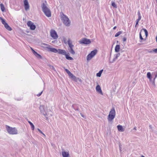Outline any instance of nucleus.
<instances>
[{
	"label": "nucleus",
	"mask_w": 157,
	"mask_h": 157,
	"mask_svg": "<svg viewBox=\"0 0 157 157\" xmlns=\"http://www.w3.org/2000/svg\"><path fill=\"white\" fill-rule=\"evenodd\" d=\"M122 33V31H119L115 35V37H118L119 35H120Z\"/></svg>",
	"instance_id": "30"
},
{
	"label": "nucleus",
	"mask_w": 157,
	"mask_h": 157,
	"mask_svg": "<svg viewBox=\"0 0 157 157\" xmlns=\"http://www.w3.org/2000/svg\"><path fill=\"white\" fill-rule=\"evenodd\" d=\"M44 45H47V44H44Z\"/></svg>",
	"instance_id": "52"
},
{
	"label": "nucleus",
	"mask_w": 157,
	"mask_h": 157,
	"mask_svg": "<svg viewBox=\"0 0 157 157\" xmlns=\"http://www.w3.org/2000/svg\"><path fill=\"white\" fill-rule=\"evenodd\" d=\"M0 20H1L2 24L4 25V24L6 23L5 21V20L4 19H3L2 17H0Z\"/></svg>",
	"instance_id": "26"
},
{
	"label": "nucleus",
	"mask_w": 157,
	"mask_h": 157,
	"mask_svg": "<svg viewBox=\"0 0 157 157\" xmlns=\"http://www.w3.org/2000/svg\"><path fill=\"white\" fill-rule=\"evenodd\" d=\"M103 70H101L99 71L96 74L97 76L98 77H100L101 76V74L103 71Z\"/></svg>",
	"instance_id": "25"
},
{
	"label": "nucleus",
	"mask_w": 157,
	"mask_h": 157,
	"mask_svg": "<svg viewBox=\"0 0 157 157\" xmlns=\"http://www.w3.org/2000/svg\"><path fill=\"white\" fill-rule=\"evenodd\" d=\"M79 42L80 44H90L91 41L89 39H88L86 38H83L79 41Z\"/></svg>",
	"instance_id": "6"
},
{
	"label": "nucleus",
	"mask_w": 157,
	"mask_h": 157,
	"mask_svg": "<svg viewBox=\"0 0 157 157\" xmlns=\"http://www.w3.org/2000/svg\"><path fill=\"white\" fill-rule=\"evenodd\" d=\"M32 52H33V54L34 55H35V54H36L37 53L34 50H32Z\"/></svg>",
	"instance_id": "43"
},
{
	"label": "nucleus",
	"mask_w": 157,
	"mask_h": 157,
	"mask_svg": "<svg viewBox=\"0 0 157 157\" xmlns=\"http://www.w3.org/2000/svg\"><path fill=\"white\" fill-rule=\"evenodd\" d=\"M39 109L41 113H44L45 112L44 110V106L42 105H40L39 107Z\"/></svg>",
	"instance_id": "18"
},
{
	"label": "nucleus",
	"mask_w": 157,
	"mask_h": 157,
	"mask_svg": "<svg viewBox=\"0 0 157 157\" xmlns=\"http://www.w3.org/2000/svg\"><path fill=\"white\" fill-rule=\"evenodd\" d=\"M46 117V120H48V117H47V116L46 117Z\"/></svg>",
	"instance_id": "49"
},
{
	"label": "nucleus",
	"mask_w": 157,
	"mask_h": 157,
	"mask_svg": "<svg viewBox=\"0 0 157 157\" xmlns=\"http://www.w3.org/2000/svg\"><path fill=\"white\" fill-rule=\"evenodd\" d=\"M139 35H140V39L141 40H144V39L143 38L141 35V32H140Z\"/></svg>",
	"instance_id": "35"
},
{
	"label": "nucleus",
	"mask_w": 157,
	"mask_h": 157,
	"mask_svg": "<svg viewBox=\"0 0 157 157\" xmlns=\"http://www.w3.org/2000/svg\"><path fill=\"white\" fill-rule=\"evenodd\" d=\"M38 59H42V57L41 56L37 53L35 55H34Z\"/></svg>",
	"instance_id": "29"
},
{
	"label": "nucleus",
	"mask_w": 157,
	"mask_h": 157,
	"mask_svg": "<svg viewBox=\"0 0 157 157\" xmlns=\"http://www.w3.org/2000/svg\"><path fill=\"white\" fill-rule=\"evenodd\" d=\"M49 50L50 51H51V52H54L55 53H56L58 52L59 54H60V52H61V51L63 50V49H59L58 50L56 49L55 48H48Z\"/></svg>",
	"instance_id": "10"
},
{
	"label": "nucleus",
	"mask_w": 157,
	"mask_h": 157,
	"mask_svg": "<svg viewBox=\"0 0 157 157\" xmlns=\"http://www.w3.org/2000/svg\"><path fill=\"white\" fill-rule=\"evenodd\" d=\"M126 37H124L123 38V41H125L126 40Z\"/></svg>",
	"instance_id": "44"
},
{
	"label": "nucleus",
	"mask_w": 157,
	"mask_h": 157,
	"mask_svg": "<svg viewBox=\"0 0 157 157\" xmlns=\"http://www.w3.org/2000/svg\"><path fill=\"white\" fill-rule=\"evenodd\" d=\"M27 25L31 30H34L36 28V25L34 24L31 21H28L27 23Z\"/></svg>",
	"instance_id": "9"
},
{
	"label": "nucleus",
	"mask_w": 157,
	"mask_h": 157,
	"mask_svg": "<svg viewBox=\"0 0 157 157\" xmlns=\"http://www.w3.org/2000/svg\"><path fill=\"white\" fill-rule=\"evenodd\" d=\"M153 52V51H150L149 52V53H152V52Z\"/></svg>",
	"instance_id": "48"
},
{
	"label": "nucleus",
	"mask_w": 157,
	"mask_h": 157,
	"mask_svg": "<svg viewBox=\"0 0 157 157\" xmlns=\"http://www.w3.org/2000/svg\"><path fill=\"white\" fill-rule=\"evenodd\" d=\"M42 92H43V91H42L40 93H39L38 94H37V96L38 97L40 96L41 95Z\"/></svg>",
	"instance_id": "39"
},
{
	"label": "nucleus",
	"mask_w": 157,
	"mask_h": 157,
	"mask_svg": "<svg viewBox=\"0 0 157 157\" xmlns=\"http://www.w3.org/2000/svg\"><path fill=\"white\" fill-rule=\"evenodd\" d=\"M116 28H117V27H116V26H114V27L113 28V30H115V29H116Z\"/></svg>",
	"instance_id": "46"
},
{
	"label": "nucleus",
	"mask_w": 157,
	"mask_h": 157,
	"mask_svg": "<svg viewBox=\"0 0 157 157\" xmlns=\"http://www.w3.org/2000/svg\"><path fill=\"white\" fill-rule=\"evenodd\" d=\"M116 113L115 109L112 108L109 113L108 116V121H111L114 119Z\"/></svg>",
	"instance_id": "4"
},
{
	"label": "nucleus",
	"mask_w": 157,
	"mask_h": 157,
	"mask_svg": "<svg viewBox=\"0 0 157 157\" xmlns=\"http://www.w3.org/2000/svg\"><path fill=\"white\" fill-rule=\"evenodd\" d=\"M117 129L119 131L122 132L124 131V129L123 128L122 126L120 125H119L117 126Z\"/></svg>",
	"instance_id": "16"
},
{
	"label": "nucleus",
	"mask_w": 157,
	"mask_h": 157,
	"mask_svg": "<svg viewBox=\"0 0 157 157\" xmlns=\"http://www.w3.org/2000/svg\"><path fill=\"white\" fill-rule=\"evenodd\" d=\"M142 30H143L144 31L146 37L147 38L148 35V33L147 30L146 29L144 28L142 29Z\"/></svg>",
	"instance_id": "27"
},
{
	"label": "nucleus",
	"mask_w": 157,
	"mask_h": 157,
	"mask_svg": "<svg viewBox=\"0 0 157 157\" xmlns=\"http://www.w3.org/2000/svg\"><path fill=\"white\" fill-rule=\"evenodd\" d=\"M155 73V77L153 79V83L154 84H155V79L157 77V72H156Z\"/></svg>",
	"instance_id": "33"
},
{
	"label": "nucleus",
	"mask_w": 157,
	"mask_h": 157,
	"mask_svg": "<svg viewBox=\"0 0 157 157\" xmlns=\"http://www.w3.org/2000/svg\"><path fill=\"white\" fill-rule=\"evenodd\" d=\"M67 43L70 48H73L74 46L72 44V42L70 39L68 40L67 41Z\"/></svg>",
	"instance_id": "13"
},
{
	"label": "nucleus",
	"mask_w": 157,
	"mask_h": 157,
	"mask_svg": "<svg viewBox=\"0 0 157 157\" xmlns=\"http://www.w3.org/2000/svg\"><path fill=\"white\" fill-rule=\"evenodd\" d=\"M69 52L72 54L74 55L75 54V52L73 50V48H70L69 50Z\"/></svg>",
	"instance_id": "28"
},
{
	"label": "nucleus",
	"mask_w": 157,
	"mask_h": 157,
	"mask_svg": "<svg viewBox=\"0 0 157 157\" xmlns=\"http://www.w3.org/2000/svg\"><path fill=\"white\" fill-rule=\"evenodd\" d=\"M50 35L54 39H57L58 37L56 32L54 30H52L51 31Z\"/></svg>",
	"instance_id": "8"
},
{
	"label": "nucleus",
	"mask_w": 157,
	"mask_h": 157,
	"mask_svg": "<svg viewBox=\"0 0 157 157\" xmlns=\"http://www.w3.org/2000/svg\"><path fill=\"white\" fill-rule=\"evenodd\" d=\"M17 100L18 101H19V100H20L17 99Z\"/></svg>",
	"instance_id": "55"
},
{
	"label": "nucleus",
	"mask_w": 157,
	"mask_h": 157,
	"mask_svg": "<svg viewBox=\"0 0 157 157\" xmlns=\"http://www.w3.org/2000/svg\"><path fill=\"white\" fill-rule=\"evenodd\" d=\"M153 52H154L155 53H157V48L154 49L153 50Z\"/></svg>",
	"instance_id": "41"
},
{
	"label": "nucleus",
	"mask_w": 157,
	"mask_h": 157,
	"mask_svg": "<svg viewBox=\"0 0 157 157\" xmlns=\"http://www.w3.org/2000/svg\"><path fill=\"white\" fill-rule=\"evenodd\" d=\"M149 127H150V128H152V126H151V125H150Z\"/></svg>",
	"instance_id": "50"
},
{
	"label": "nucleus",
	"mask_w": 157,
	"mask_h": 157,
	"mask_svg": "<svg viewBox=\"0 0 157 157\" xmlns=\"http://www.w3.org/2000/svg\"><path fill=\"white\" fill-rule=\"evenodd\" d=\"M65 71L68 74L69 73H70L71 72L70 71H69V70L68 69H65Z\"/></svg>",
	"instance_id": "37"
},
{
	"label": "nucleus",
	"mask_w": 157,
	"mask_h": 157,
	"mask_svg": "<svg viewBox=\"0 0 157 157\" xmlns=\"http://www.w3.org/2000/svg\"><path fill=\"white\" fill-rule=\"evenodd\" d=\"M6 128L7 132L10 134H17L18 133V131L16 128H12L6 125Z\"/></svg>",
	"instance_id": "3"
},
{
	"label": "nucleus",
	"mask_w": 157,
	"mask_h": 157,
	"mask_svg": "<svg viewBox=\"0 0 157 157\" xmlns=\"http://www.w3.org/2000/svg\"><path fill=\"white\" fill-rule=\"evenodd\" d=\"M147 77L151 81V73L150 72H148L147 73Z\"/></svg>",
	"instance_id": "20"
},
{
	"label": "nucleus",
	"mask_w": 157,
	"mask_h": 157,
	"mask_svg": "<svg viewBox=\"0 0 157 157\" xmlns=\"http://www.w3.org/2000/svg\"><path fill=\"white\" fill-rule=\"evenodd\" d=\"M5 28L8 30L10 31L12 30L11 28L8 25L7 23L4 25Z\"/></svg>",
	"instance_id": "17"
},
{
	"label": "nucleus",
	"mask_w": 157,
	"mask_h": 157,
	"mask_svg": "<svg viewBox=\"0 0 157 157\" xmlns=\"http://www.w3.org/2000/svg\"><path fill=\"white\" fill-rule=\"evenodd\" d=\"M28 123H29L32 129V130H33L34 129V126L33 124L30 121H28Z\"/></svg>",
	"instance_id": "24"
},
{
	"label": "nucleus",
	"mask_w": 157,
	"mask_h": 157,
	"mask_svg": "<svg viewBox=\"0 0 157 157\" xmlns=\"http://www.w3.org/2000/svg\"><path fill=\"white\" fill-rule=\"evenodd\" d=\"M24 5L25 10L27 11L29 10V6L27 0H25L24 1Z\"/></svg>",
	"instance_id": "11"
},
{
	"label": "nucleus",
	"mask_w": 157,
	"mask_h": 157,
	"mask_svg": "<svg viewBox=\"0 0 157 157\" xmlns=\"http://www.w3.org/2000/svg\"><path fill=\"white\" fill-rule=\"evenodd\" d=\"M141 157H145V156H144L143 155H142Z\"/></svg>",
	"instance_id": "53"
},
{
	"label": "nucleus",
	"mask_w": 157,
	"mask_h": 157,
	"mask_svg": "<svg viewBox=\"0 0 157 157\" xmlns=\"http://www.w3.org/2000/svg\"><path fill=\"white\" fill-rule=\"evenodd\" d=\"M47 5V2L45 1L42 4L41 7L43 12L46 16L48 17H50L51 16V12L50 9L48 7Z\"/></svg>",
	"instance_id": "1"
},
{
	"label": "nucleus",
	"mask_w": 157,
	"mask_h": 157,
	"mask_svg": "<svg viewBox=\"0 0 157 157\" xmlns=\"http://www.w3.org/2000/svg\"><path fill=\"white\" fill-rule=\"evenodd\" d=\"M120 54L119 53H118L117 54L114 55V56H115L117 58H118V57L120 56Z\"/></svg>",
	"instance_id": "40"
},
{
	"label": "nucleus",
	"mask_w": 157,
	"mask_h": 157,
	"mask_svg": "<svg viewBox=\"0 0 157 157\" xmlns=\"http://www.w3.org/2000/svg\"><path fill=\"white\" fill-rule=\"evenodd\" d=\"M136 127H135L134 128H133V130H136Z\"/></svg>",
	"instance_id": "47"
},
{
	"label": "nucleus",
	"mask_w": 157,
	"mask_h": 157,
	"mask_svg": "<svg viewBox=\"0 0 157 157\" xmlns=\"http://www.w3.org/2000/svg\"><path fill=\"white\" fill-rule=\"evenodd\" d=\"M80 115L82 117H84V115L82 113H80Z\"/></svg>",
	"instance_id": "45"
},
{
	"label": "nucleus",
	"mask_w": 157,
	"mask_h": 157,
	"mask_svg": "<svg viewBox=\"0 0 157 157\" xmlns=\"http://www.w3.org/2000/svg\"><path fill=\"white\" fill-rule=\"evenodd\" d=\"M37 130L40 133L42 134L44 137H45V135L39 128H37Z\"/></svg>",
	"instance_id": "34"
},
{
	"label": "nucleus",
	"mask_w": 157,
	"mask_h": 157,
	"mask_svg": "<svg viewBox=\"0 0 157 157\" xmlns=\"http://www.w3.org/2000/svg\"><path fill=\"white\" fill-rule=\"evenodd\" d=\"M156 1L157 3V0H156Z\"/></svg>",
	"instance_id": "56"
},
{
	"label": "nucleus",
	"mask_w": 157,
	"mask_h": 157,
	"mask_svg": "<svg viewBox=\"0 0 157 157\" xmlns=\"http://www.w3.org/2000/svg\"><path fill=\"white\" fill-rule=\"evenodd\" d=\"M120 49V46L119 45L117 44L115 48V52H118Z\"/></svg>",
	"instance_id": "19"
},
{
	"label": "nucleus",
	"mask_w": 157,
	"mask_h": 157,
	"mask_svg": "<svg viewBox=\"0 0 157 157\" xmlns=\"http://www.w3.org/2000/svg\"><path fill=\"white\" fill-rule=\"evenodd\" d=\"M111 5L113 7L116 8H117V5H116L115 3L114 2H112Z\"/></svg>",
	"instance_id": "31"
},
{
	"label": "nucleus",
	"mask_w": 157,
	"mask_h": 157,
	"mask_svg": "<svg viewBox=\"0 0 157 157\" xmlns=\"http://www.w3.org/2000/svg\"><path fill=\"white\" fill-rule=\"evenodd\" d=\"M61 51L60 52V54L65 56L66 58L67 59L71 60H73V59L72 57H71L69 56V55L67 54L66 51L64 50H63Z\"/></svg>",
	"instance_id": "7"
},
{
	"label": "nucleus",
	"mask_w": 157,
	"mask_h": 157,
	"mask_svg": "<svg viewBox=\"0 0 157 157\" xmlns=\"http://www.w3.org/2000/svg\"><path fill=\"white\" fill-rule=\"evenodd\" d=\"M97 53V49L94 50L92 51L87 56L86 59L87 60H90Z\"/></svg>",
	"instance_id": "5"
},
{
	"label": "nucleus",
	"mask_w": 157,
	"mask_h": 157,
	"mask_svg": "<svg viewBox=\"0 0 157 157\" xmlns=\"http://www.w3.org/2000/svg\"><path fill=\"white\" fill-rule=\"evenodd\" d=\"M62 155L63 157H68L69 154L68 152L63 151L62 152Z\"/></svg>",
	"instance_id": "15"
},
{
	"label": "nucleus",
	"mask_w": 157,
	"mask_h": 157,
	"mask_svg": "<svg viewBox=\"0 0 157 157\" xmlns=\"http://www.w3.org/2000/svg\"><path fill=\"white\" fill-rule=\"evenodd\" d=\"M137 14L138 15V18L137 20L140 21L141 19V16L140 13V12L139 10H138V11Z\"/></svg>",
	"instance_id": "23"
},
{
	"label": "nucleus",
	"mask_w": 157,
	"mask_h": 157,
	"mask_svg": "<svg viewBox=\"0 0 157 157\" xmlns=\"http://www.w3.org/2000/svg\"><path fill=\"white\" fill-rule=\"evenodd\" d=\"M119 147L120 151H121V144L120 143L119 144Z\"/></svg>",
	"instance_id": "38"
},
{
	"label": "nucleus",
	"mask_w": 157,
	"mask_h": 157,
	"mask_svg": "<svg viewBox=\"0 0 157 157\" xmlns=\"http://www.w3.org/2000/svg\"><path fill=\"white\" fill-rule=\"evenodd\" d=\"M156 42H157V36L156 37Z\"/></svg>",
	"instance_id": "51"
},
{
	"label": "nucleus",
	"mask_w": 157,
	"mask_h": 157,
	"mask_svg": "<svg viewBox=\"0 0 157 157\" xmlns=\"http://www.w3.org/2000/svg\"><path fill=\"white\" fill-rule=\"evenodd\" d=\"M139 21H138L137 20H136V25H135V27H136L137 26V25H138V23H139Z\"/></svg>",
	"instance_id": "36"
},
{
	"label": "nucleus",
	"mask_w": 157,
	"mask_h": 157,
	"mask_svg": "<svg viewBox=\"0 0 157 157\" xmlns=\"http://www.w3.org/2000/svg\"><path fill=\"white\" fill-rule=\"evenodd\" d=\"M71 106L75 111H79V109L78 104H74Z\"/></svg>",
	"instance_id": "14"
},
{
	"label": "nucleus",
	"mask_w": 157,
	"mask_h": 157,
	"mask_svg": "<svg viewBox=\"0 0 157 157\" xmlns=\"http://www.w3.org/2000/svg\"><path fill=\"white\" fill-rule=\"evenodd\" d=\"M114 57L113 58V60L112 61H110V62L111 63H113L117 58L115 56H114Z\"/></svg>",
	"instance_id": "32"
},
{
	"label": "nucleus",
	"mask_w": 157,
	"mask_h": 157,
	"mask_svg": "<svg viewBox=\"0 0 157 157\" xmlns=\"http://www.w3.org/2000/svg\"><path fill=\"white\" fill-rule=\"evenodd\" d=\"M42 113L45 117H46L48 115L47 114V113H46L45 112H44V113Z\"/></svg>",
	"instance_id": "42"
},
{
	"label": "nucleus",
	"mask_w": 157,
	"mask_h": 157,
	"mask_svg": "<svg viewBox=\"0 0 157 157\" xmlns=\"http://www.w3.org/2000/svg\"><path fill=\"white\" fill-rule=\"evenodd\" d=\"M68 75L72 78L74 80H75L76 78V77L73 74L70 72L68 74Z\"/></svg>",
	"instance_id": "22"
},
{
	"label": "nucleus",
	"mask_w": 157,
	"mask_h": 157,
	"mask_svg": "<svg viewBox=\"0 0 157 157\" xmlns=\"http://www.w3.org/2000/svg\"><path fill=\"white\" fill-rule=\"evenodd\" d=\"M96 91L97 92L102 95H103V94L101 90V88L99 85H97V86H96Z\"/></svg>",
	"instance_id": "12"
},
{
	"label": "nucleus",
	"mask_w": 157,
	"mask_h": 157,
	"mask_svg": "<svg viewBox=\"0 0 157 157\" xmlns=\"http://www.w3.org/2000/svg\"><path fill=\"white\" fill-rule=\"evenodd\" d=\"M32 50V51L33 50V49H32V48H31Z\"/></svg>",
	"instance_id": "54"
},
{
	"label": "nucleus",
	"mask_w": 157,
	"mask_h": 157,
	"mask_svg": "<svg viewBox=\"0 0 157 157\" xmlns=\"http://www.w3.org/2000/svg\"><path fill=\"white\" fill-rule=\"evenodd\" d=\"M61 19L63 23L67 26L70 25V21L68 17L62 12H60Z\"/></svg>",
	"instance_id": "2"
},
{
	"label": "nucleus",
	"mask_w": 157,
	"mask_h": 157,
	"mask_svg": "<svg viewBox=\"0 0 157 157\" xmlns=\"http://www.w3.org/2000/svg\"><path fill=\"white\" fill-rule=\"evenodd\" d=\"M0 6L1 7V10L2 12H4L5 10V8L3 4L2 3L0 4Z\"/></svg>",
	"instance_id": "21"
}]
</instances>
